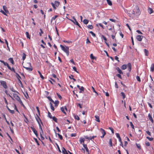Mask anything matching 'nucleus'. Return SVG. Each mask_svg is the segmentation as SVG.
<instances>
[{
  "mask_svg": "<svg viewBox=\"0 0 154 154\" xmlns=\"http://www.w3.org/2000/svg\"><path fill=\"white\" fill-rule=\"evenodd\" d=\"M127 67L129 72H130L131 70V65L130 63H128L127 65H123L121 67V68L122 70H125L127 68Z\"/></svg>",
  "mask_w": 154,
  "mask_h": 154,
  "instance_id": "obj_1",
  "label": "nucleus"
},
{
  "mask_svg": "<svg viewBox=\"0 0 154 154\" xmlns=\"http://www.w3.org/2000/svg\"><path fill=\"white\" fill-rule=\"evenodd\" d=\"M57 134L60 139V140H62L63 139V137L60 134Z\"/></svg>",
  "mask_w": 154,
  "mask_h": 154,
  "instance_id": "obj_46",
  "label": "nucleus"
},
{
  "mask_svg": "<svg viewBox=\"0 0 154 154\" xmlns=\"http://www.w3.org/2000/svg\"><path fill=\"white\" fill-rule=\"evenodd\" d=\"M130 125H131V127H132V128L133 129H134V125L131 122H130Z\"/></svg>",
  "mask_w": 154,
  "mask_h": 154,
  "instance_id": "obj_55",
  "label": "nucleus"
},
{
  "mask_svg": "<svg viewBox=\"0 0 154 154\" xmlns=\"http://www.w3.org/2000/svg\"><path fill=\"white\" fill-rule=\"evenodd\" d=\"M145 144H146V146H149L150 145V143L149 142H146H146Z\"/></svg>",
  "mask_w": 154,
  "mask_h": 154,
  "instance_id": "obj_54",
  "label": "nucleus"
},
{
  "mask_svg": "<svg viewBox=\"0 0 154 154\" xmlns=\"http://www.w3.org/2000/svg\"><path fill=\"white\" fill-rule=\"evenodd\" d=\"M9 61L12 64H14V61L12 58H10L8 59Z\"/></svg>",
  "mask_w": 154,
  "mask_h": 154,
  "instance_id": "obj_22",
  "label": "nucleus"
},
{
  "mask_svg": "<svg viewBox=\"0 0 154 154\" xmlns=\"http://www.w3.org/2000/svg\"><path fill=\"white\" fill-rule=\"evenodd\" d=\"M1 85L5 88L7 89L8 88L6 82L4 81H0Z\"/></svg>",
  "mask_w": 154,
  "mask_h": 154,
  "instance_id": "obj_5",
  "label": "nucleus"
},
{
  "mask_svg": "<svg viewBox=\"0 0 154 154\" xmlns=\"http://www.w3.org/2000/svg\"><path fill=\"white\" fill-rule=\"evenodd\" d=\"M52 119L55 122H57V119L55 117V116H54L53 117H52Z\"/></svg>",
  "mask_w": 154,
  "mask_h": 154,
  "instance_id": "obj_28",
  "label": "nucleus"
},
{
  "mask_svg": "<svg viewBox=\"0 0 154 154\" xmlns=\"http://www.w3.org/2000/svg\"><path fill=\"white\" fill-rule=\"evenodd\" d=\"M116 76L117 77H119V78H120V79H122V78L121 77V75L120 74H116Z\"/></svg>",
  "mask_w": 154,
  "mask_h": 154,
  "instance_id": "obj_59",
  "label": "nucleus"
},
{
  "mask_svg": "<svg viewBox=\"0 0 154 154\" xmlns=\"http://www.w3.org/2000/svg\"><path fill=\"white\" fill-rule=\"evenodd\" d=\"M109 144L111 146H112V140L111 139H110L109 140Z\"/></svg>",
  "mask_w": 154,
  "mask_h": 154,
  "instance_id": "obj_37",
  "label": "nucleus"
},
{
  "mask_svg": "<svg viewBox=\"0 0 154 154\" xmlns=\"http://www.w3.org/2000/svg\"><path fill=\"white\" fill-rule=\"evenodd\" d=\"M36 115H37V117H35V119H36V120L37 122H38V124H40V121L41 122V123L42 124V123L40 119V118L39 117V116L37 114H36Z\"/></svg>",
  "mask_w": 154,
  "mask_h": 154,
  "instance_id": "obj_9",
  "label": "nucleus"
},
{
  "mask_svg": "<svg viewBox=\"0 0 154 154\" xmlns=\"http://www.w3.org/2000/svg\"><path fill=\"white\" fill-rule=\"evenodd\" d=\"M144 51L145 54V55L146 56H148L149 54V51L146 49H144Z\"/></svg>",
  "mask_w": 154,
  "mask_h": 154,
  "instance_id": "obj_18",
  "label": "nucleus"
},
{
  "mask_svg": "<svg viewBox=\"0 0 154 154\" xmlns=\"http://www.w3.org/2000/svg\"><path fill=\"white\" fill-rule=\"evenodd\" d=\"M90 57L92 59H94V57L93 56L92 54H91Z\"/></svg>",
  "mask_w": 154,
  "mask_h": 154,
  "instance_id": "obj_57",
  "label": "nucleus"
},
{
  "mask_svg": "<svg viewBox=\"0 0 154 154\" xmlns=\"http://www.w3.org/2000/svg\"><path fill=\"white\" fill-rule=\"evenodd\" d=\"M51 4L53 8L55 9H56L57 7H58L59 5L60 4V2L57 1H55L54 3L52 2L51 3Z\"/></svg>",
  "mask_w": 154,
  "mask_h": 154,
  "instance_id": "obj_3",
  "label": "nucleus"
},
{
  "mask_svg": "<svg viewBox=\"0 0 154 154\" xmlns=\"http://www.w3.org/2000/svg\"><path fill=\"white\" fill-rule=\"evenodd\" d=\"M102 38L103 39L105 40V42H106L107 41L106 38V37H105L103 35H102Z\"/></svg>",
  "mask_w": 154,
  "mask_h": 154,
  "instance_id": "obj_53",
  "label": "nucleus"
},
{
  "mask_svg": "<svg viewBox=\"0 0 154 154\" xmlns=\"http://www.w3.org/2000/svg\"><path fill=\"white\" fill-rule=\"evenodd\" d=\"M38 73H39V74L40 75V77L42 79H44V77H43V76L42 75L41 72L39 71H38Z\"/></svg>",
  "mask_w": 154,
  "mask_h": 154,
  "instance_id": "obj_29",
  "label": "nucleus"
},
{
  "mask_svg": "<svg viewBox=\"0 0 154 154\" xmlns=\"http://www.w3.org/2000/svg\"><path fill=\"white\" fill-rule=\"evenodd\" d=\"M50 104L51 106V109L53 110V111H54V108L53 107V106L52 105V103L51 102L50 103Z\"/></svg>",
  "mask_w": 154,
  "mask_h": 154,
  "instance_id": "obj_32",
  "label": "nucleus"
},
{
  "mask_svg": "<svg viewBox=\"0 0 154 154\" xmlns=\"http://www.w3.org/2000/svg\"><path fill=\"white\" fill-rule=\"evenodd\" d=\"M43 134V131H41L40 133V135L42 140H43L44 139V137L42 136V135Z\"/></svg>",
  "mask_w": 154,
  "mask_h": 154,
  "instance_id": "obj_39",
  "label": "nucleus"
},
{
  "mask_svg": "<svg viewBox=\"0 0 154 154\" xmlns=\"http://www.w3.org/2000/svg\"><path fill=\"white\" fill-rule=\"evenodd\" d=\"M75 118L76 119H77L78 120H79L80 119L79 117L77 115L75 116Z\"/></svg>",
  "mask_w": 154,
  "mask_h": 154,
  "instance_id": "obj_51",
  "label": "nucleus"
},
{
  "mask_svg": "<svg viewBox=\"0 0 154 154\" xmlns=\"http://www.w3.org/2000/svg\"><path fill=\"white\" fill-rule=\"evenodd\" d=\"M146 138L150 141H152L153 140V138L152 137H147Z\"/></svg>",
  "mask_w": 154,
  "mask_h": 154,
  "instance_id": "obj_48",
  "label": "nucleus"
},
{
  "mask_svg": "<svg viewBox=\"0 0 154 154\" xmlns=\"http://www.w3.org/2000/svg\"><path fill=\"white\" fill-rule=\"evenodd\" d=\"M0 12L1 13H2L4 14L5 15H6V13L5 12H4L3 11H2V10H1Z\"/></svg>",
  "mask_w": 154,
  "mask_h": 154,
  "instance_id": "obj_60",
  "label": "nucleus"
},
{
  "mask_svg": "<svg viewBox=\"0 0 154 154\" xmlns=\"http://www.w3.org/2000/svg\"><path fill=\"white\" fill-rule=\"evenodd\" d=\"M148 11L150 14H151L153 12V10L151 8H149L148 9Z\"/></svg>",
  "mask_w": 154,
  "mask_h": 154,
  "instance_id": "obj_21",
  "label": "nucleus"
},
{
  "mask_svg": "<svg viewBox=\"0 0 154 154\" xmlns=\"http://www.w3.org/2000/svg\"><path fill=\"white\" fill-rule=\"evenodd\" d=\"M55 104V106H57L59 104V102L58 100H56L54 103H53Z\"/></svg>",
  "mask_w": 154,
  "mask_h": 154,
  "instance_id": "obj_23",
  "label": "nucleus"
},
{
  "mask_svg": "<svg viewBox=\"0 0 154 154\" xmlns=\"http://www.w3.org/2000/svg\"><path fill=\"white\" fill-rule=\"evenodd\" d=\"M109 129H110L111 131L112 132L113 134H114V130L111 127H109Z\"/></svg>",
  "mask_w": 154,
  "mask_h": 154,
  "instance_id": "obj_42",
  "label": "nucleus"
},
{
  "mask_svg": "<svg viewBox=\"0 0 154 154\" xmlns=\"http://www.w3.org/2000/svg\"><path fill=\"white\" fill-rule=\"evenodd\" d=\"M57 15H55L54 17H52L51 20V22L52 23V21L58 17Z\"/></svg>",
  "mask_w": 154,
  "mask_h": 154,
  "instance_id": "obj_27",
  "label": "nucleus"
},
{
  "mask_svg": "<svg viewBox=\"0 0 154 154\" xmlns=\"http://www.w3.org/2000/svg\"><path fill=\"white\" fill-rule=\"evenodd\" d=\"M10 89L13 92H16L18 94H19V93H18V92L16 91L14 88L13 87L12 88H10Z\"/></svg>",
  "mask_w": 154,
  "mask_h": 154,
  "instance_id": "obj_35",
  "label": "nucleus"
},
{
  "mask_svg": "<svg viewBox=\"0 0 154 154\" xmlns=\"http://www.w3.org/2000/svg\"><path fill=\"white\" fill-rule=\"evenodd\" d=\"M100 130L101 131V132L104 135H105V134H106V133L104 129H103L102 128H101L100 129Z\"/></svg>",
  "mask_w": 154,
  "mask_h": 154,
  "instance_id": "obj_20",
  "label": "nucleus"
},
{
  "mask_svg": "<svg viewBox=\"0 0 154 154\" xmlns=\"http://www.w3.org/2000/svg\"><path fill=\"white\" fill-rule=\"evenodd\" d=\"M73 70L75 72H76L77 73H78V72L76 70V68L74 66L73 67Z\"/></svg>",
  "mask_w": 154,
  "mask_h": 154,
  "instance_id": "obj_64",
  "label": "nucleus"
},
{
  "mask_svg": "<svg viewBox=\"0 0 154 154\" xmlns=\"http://www.w3.org/2000/svg\"><path fill=\"white\" fill-rule=\"evenodd\" d=\"M148 117L149 120L152 122H153V119L151 115L149 114L148 115Z\"/></svg>",
  "mask_w": 154,
  "mask_h": 154,
  "instance_id": "obj_19",
  "label": "nucleus"
},
{
  "mask_svg": "<svg viewBox=\"0 0 154 154\" xmlns=\"http://www.w3.org/2000/svg\"><path fill=\"white\" fill-rule=\"evenodd\" d=\"M57 95L58 97L60 99H62V97L59 94L57 93Z\"/></svg>",
  "mask_w": 154,
  "mask_h": 154,
  "instance_id": "obj_61",
  "label": "nucleus"
},
{
  "mask_svg": "<svg viewBox=\"0 0 154 154\" xmlns=\"http://www.w3.org/2000/svg\"><path fill=\"white\" fill-rule=\"evenodd\" d=\"M48 99L51 101L52 102V103H54V101L52 100V99H51V97L49 96H48L47 97Z\"/></svg>",
  "mask_w": 154,
  "mask_h": 154,
  "instance_id": "obj_36",
  "label": "nucleus"
},
{
  "mask_svg": "<svg viewBox=\"0 0 154 154\" xmlns=\"http://www.w3.org/2000/svg\"><path fill=\"white\" fill-rule=\"evenodd\" d=\"M27 64L29 65L28 67H26L25 66H23V67L26 69L27 70H28L29 71H32V69L31 63H28Z\"/></svg>",
  "mask_w": 154,
  "mask_h": 154,
  "instance_id": "obj_6",
  "label": "nucleus"
},
{
  "mask_svg": "<svg viewBox=\"0 0 154 154\" xmlns=\"http://www.w3.org/2000/svg\"><path fill=\"white\" fill-rule=\"evenodd\" d=\"M72 18L73 19H74V21L73 20H72L71 19H69L70 20H71L72 22L73 23L76 25H78L79 23L77 21L76 19L74 17H73Z\"/></svg>",
  "mask_w": 154,
  "mask_h": 154,
  "instance_id": "obj_10",
  "label": "nucleus"
},
{
  "mask_svg": "<svg viewBox=\"0 0 154 154\" xmlns=\"http://www.w3.org/2000/svg\"><path fill=\"white\" fill-rule=\"evenodd\" d=\"M136 146L139 149H141V146L139 144L136 143Z\"/></svg>",
  "mask_w": 154,
  "mask_h": 154,
  "instance_id": "obj_52",
  "label": "nucleus"
},
{
  "mask_svg": "<svg viewBox=\"0 0 154 154\" xmlns=\"http://www.w3.org/2000/svg\"><path fill=\"white\" fill-rule=\"evenodd\" d=\"M60 110L64 114H66V113L64 111V108L63 107H61L60 108Z\"/></svg>",
  "mask_w": 154,
  "mask_h": 154,
  "instance_id": "obj_33",
  "label": "nucleus"
},
{
  "mask_svg": "<svg viewBox=\"0 0 154 154\" xmlns=\"http://www.w3.org/2000/svg\"><path fill=\"white\" fill-rule=\"evenodd\" d=\"M26 57V54L25 53H23V56L22 57V59L23 60H24Z\"/></svg>",
  "mask_w": 154,
  "mask_h": 154,
  "instance_id": "obj_45",
  "label": "nucleus"
},
{
  "mask_svg": "<svg viewBox=\"0 0 154 154\" xmlns=\"http://www.w3.org/2000/svg\"><path fill=\"white\" fill-rule=\"evenodd\" d=\"M143 36L142 35H138L136 37V39L139 41H141L143 39Z\"/></svg>",
  "mask_w": 154,
  "mask_h": 154,
  "instance_id": "obj_7",
  "label": "nucleus"
},
{
  "mask_svg": "<svg viewBox=\"0 0 154 154\" xmlns=\"http://www.w3.org/2000/svg\"><path fill=\"white\" fill-rule=\"evenodd\" d=\"M150 71L152 72L154 71V63H152L150 67Z\"/></svg>",
  "mask_w": 154,
  "mask_h": 154,
  "instance_id": "obj_14",
  "label": "nucleus"
},
{
  "mask_svg": "<svg viewBox=\"0 0 154 154\" xmlns=\"http://www.w3.org/2000/svg\"><path fill=\"white\" fill-rule=\"evenodd\" d=\"M90 33H91V34L94 37H96V35L95 34L92 32V31H90L89 32Z\"/></svg>",
  "mask_w": 154,
  "mask_h": 154,
  "instance_id": "obj_44",
  "label": "nucleus"
},
{
  "mask_svg": "<svg viewBox=\"0 0 154 154\" xmlns=\"http://www.w3.org/2000/svg\"><path fill=\"white\" fill-rule=\"evenodd\" d=\"M48 116L51 119L52 118V116L51 114V113L49 112H48Z\"/></svg>",
  "mask_w": 154,
  "mask_h": 154,
  "instance_id": "obj_41",
  "label": "nucleus"
},
{
  "mask_svg": "<svg viewBox=\"0 0 154 154\" xmlns=\"http://www.w3.org/2000/svg\"><path fill=\"white\" fill-rule=\"evenodd\" d=\"M31 128L32 131H33L34 134L37 137V136H38V133L37 131H36L35 129L33 127H31Z\"/></svg>",
  "mask_w": 154,
  "mask_h": 154,
  "instance_id": "obj_8",
  "label": "nucleus"
},
{
  "mask_svg": "<svg viewBox=\"0 0 154 154\" xmlns=\"http://www.w3.org/2000/svg\"><path fill=\"white\" fill-rule=\"evenodd\" d=\"M62 152L63 154H68L66 150L64 147H63L62 149Z\"/></svg>",
  "mask_w": 154,
  "mask_h": 154,
  "instance_id": "obj_12",
  "label": "nucleus"
},
{
  "mask_svg": "<svg viewBox=\"0 0 154 154\" xmlns=\"http://www.w3.org/2000/svg\"><path fill=\"white\" fill-rule=\"evenodd\" d=\"M16 74L17 77V78L19 83H20V84H22V83L21 81H20V79H21V78L20 77V76L17 73H16Z\"/></svg>",
  "mask_w": 154,
  "mask_h": 154,
  "instance_id": "obj_11",
  "label": "nucleus"
},
{
  "mask_svg": "<svg viewBox=\"0 0 154 154\" xmlns=\"http://www.w3.org/2000/svg\"><path fill=\"white\" fill-rule=\"evenodd\" d=\"M121 96L123 97V99H124L125 97V93L123 92H122L121 93Z\"/></svg>",
  "mask_w": 154,
  "mask_h": 154,
  "instance_id": "obj_34",
  "label": "nucleus"
},
{
  "mask_svg": "<svg viewBox=\"0 0 154 154\" xmlns=\"http://www.w3.org/2000/svg\"><path fill=\"white\" fill-rule=\"evenodd\" d=\"M92 90H93V91L97 95H98V93H97V92L95 90L94 88L93 87H92Z\"/></svg>",
  "mask_w": 154,
  "mask_h": 154,
  "instance_id": "obj_38",
  "label": "nucleus"
},
{
  "mask_svg": "<svg viewBox=\"0 0 154 154\" xmlns=\"http://www.w3.org/2000/svg\"><path fill=\"white\" fill-rule=\"evenodd\" d=\"M88 20L87 19H84L83 20V22L85 24H87L88 23Z\"/></svg>",
  "mask_w": 154,
  "mask_h": 154,
  "instance_id": "obj_30",
  "label": "nucleus"
},
{
  "mask_svg": "<svg viewBox=\"0 0 154 154\" xmlns=\"http://www.w3.org/2000/svg\"><path fill=\"white\" fill-rule=\"evenodd\" d=\"M84 88L82 86L80 87V88H79V89L80 90V91H79L80 93H82V91H84Z\"/></svg>",
  "mask_w": 154,
  "mask_h": 154,
  "instance_id": "obj_25",
  "label": "nucleus"
},
{
  "mask_svg": "<svg viewBox=\"0 0 154 154\" xmlns=\"http://www.w3.org/2000/svg\"><path fill=\"white\" fill-rule=\"evenodd\" d=\"M3 64L5 66H7L8 69H11V67L9 66L8 64L7 63L4 62Z\"/></svg>",
  "mask_w": 154,
  "mask_h": 154,
  "instance_id": "obj_24",
  "label": "nucleus"
},
{
  "mask_svg": "<svg viewBox=\"0 0 154 154\" xmlns=\"http://www.w3.org/2000/svg\"><path fill=\"white\" fill-rule=\"evenodd\" d=\"M95 117L96 118L95 120L98 122H100V120L99 117L98 116L96 115L95 116Z\"/></svg>",
  "mask_w": 154,
  "mask_h": 154,
  "instance_id": "obj_16",
  "label": "nucleus"
},
{
  "mask_svg": "<svg viewBox=\"0 0 154 154\" xmlns=\"http://www.w3.org/2000/svg\"><path fill=\"white\" fill-rule=\"evenodd\" d=\"M116 136L118 138H119L120 137V135H119V133H116Z\"/></svg>",
  "mask_w": 154,
  "mask_h": 154,
  "instance_id": "obj_62",
  "label": "nucleus"
},
{
  "mask_svg": "<svg viewBox=\"0 0 154 154\" xmlns=\"http://www.w3.org/2000/svg\"><path fill=\"white\" fill-rule=\"evenodd\" d=\"M116 69L118 71L119 73L120 74H123V72L122 71V70L120 69L119 68V67H117L116 68Z\"/></svg>",
  "mask_w": 154,
  "mask_h": 154,
  "instance_id": "obj_17",
  "label": "nucleus"
},
{
  "mask_svg": "<svg viewBox=\"0 0 154 154\" xmlns=\"http://www.w3.org/2000/svg\"><path fill=\"white\" fill-rule=\"evenodd\" d=\"M63 42H66L68 43H71L72 42L71 41H66V40H63Z\"/></svg>",
  "mask_w": 154,
  "mask_h": 154,
  "instance_id": "obj_58",
  "label": "nucleus"
},
{
  "mask_svg": "<svg viewBox=\"0 0 154 154\" xmlns=\"http://www.w3.org/2000/svg\"><path fill=\"white\" fill-rule=\"evenodd\" d=\"M76 136V134L75 133H73V134H72L71 135V136L72 137H75Z\"/></svg>",
  "mask_w": 154,
  "mask_h": 154,
  "instance_id": "obj_56",
  "label": "nucleus"
},
{
  "mask_svg": "<svg viewBox=\"0 0 154 154\" xmlns=\"http://www.w3.org/2000/svg\"><path fill=\"white\" fill-rule=\"evenodd\" d=\"M60 47H61V49L62 50H63L64 52H65L67 54V56H68L69 55V48L67 46H66V47H65L63 45H60Z\"/></svg>",
  "mask_w": 154,
  "mask_h": 154,
  "instance_id": "obj_2",
  "label": "nucleus"
},
{
  "mask_svg": "<svg viewBox=\"0 0 154 154\" xmlns=\"http://www.w3.org/2000/svg\"><path fill=\"white\" fill-rule=\"evenodd\" d=\"M14 97L20 103H23L22 102L18 96L16 94H13Z\"/></svg>",
  "mask_w": 154,
  "mask_h": 154,
  "instance_id": "obj_4",
  "label": "nucleus"
},
{
  "mask_svg": "<svg viewBox=\"0 0 154 154\" xmlns=\"http://www.w3.org/2000/svg\"><path fill=\"white\" fill-rule=\"evenodd\" d=\"M87 27L90 29H92L93 28V26L92 25H88Z\"/></svg>",
  "mask_w": 154,
  "mask_h": 154,
  "instance_id": "obj_43",
  "label": "nucleus"
},
{
  "mask_svg": "<svg viewBox=\"0 0 154 154\" xmlns=\"http://www.w3.org/2000/svg\"><path fill=\"white\" fill-rule=\"evenodd\" d=\"M107 2V4L110 6H111L112 5V2L110 0H106Z\"/></svg>",
  "mask_w": 154,
  "mask_h": 154,
  "instance_id": "obj_26",
  "label": "nucleus"
},
{
  "mask_svg": "<svg viewBox=\"0 0 154 154\" xmlns=\"http://www.w3.org/2000/svg\"><path fill=\"white\" fill-rule=\"evenodd\" d=\"M3 10L5 11L6 13H8V10L7 9V7L6 6H5V5L3 6Z\"/></svg>",
  "mask_w": 154,
  "mask_h": 154,
  "instance_id": "obj_15",
  "label": "nucleus"
},
{
  "mask_svg": "<svg viewBox=\"0 0 154 154\" xmlns=\"http://www.w3.org/2000/svg\"><path fill=\"white\" fill-rule=\"evenodd\" d=\"M96 137H97L96 136H93L92 137H90V140H92L94 139V138Z\"/></svg>",
  "mask_w": 154,
  "mask_h": 154,
  "instance_id": "obj_63",
  "label": "nucleus"
},
{
  "mask_svg": "<svg viewBox=\"0 0 154 154\" xmlns=\"http://www.w3.org/2000/svg\"><path fill=\"white\" fill-rule=\"evenodd\" d=\"M136 79H137V80L138 81H139V82H141V80H140V77L138 76H137L136 77Z\"/></svg>",
  "mask_w": 154,
  "mask_h": 154,
  "instance_id": "obj_47",
  "label": "nucleus"
},
{
  "mask_svg": "<svg viewBox=\"0 0 154 154\" xmlns=\"http://www.w3.org/2000/svg\"><path fill=\"white\" fill-rule=\"evenodd\" d=\"M36 109L37 110V112L38 113V115H40V111L39 110V108L38 106H36Z\"/></svg>",
  "mask_w": 154,
  "mask_h": 154,
  "instance_id": "obj_50",
  "label": "nucleus"
},
{
  "mask_svg": "<svg viewBox=\"0 0 154 154\" xmlns=\"http://www.w3.org/2000/svg\"><path fill=\"white\" fill-rule=\"evenodd\" d=\"M84 140H85L83 138H81L80 139L79 141H80V143H84Z\"/></svg>",
  "mask_w": 154,
  "mask_h": 154,
  "instance_id": "obj_40",
  "label": "nucleus"
},
{
  "mask_svg": "<svg viewBox=\"0 0 154 154\" xmlns=\"http://www.w3.org/2000/svg\"><path fill=\"white\" fill-rule=\"evenodd\" d=\"M83 146L85 149L86 152H88V154H89V150L88 149V148L87 147V145L85 144H83Z\"/></svg>",
  "mask_w": 154,
  "mask_h": 154,
  "instance_id": "obj_13",
  "label": "nucleus"
},
{
  "mask_svg": "<svg viewBox=\"0 0 154 154\" xmlns=\"http://www.w3.org/2000/svg\"><path fill=\"white\" fill-rule=\"evenodd\" d=\"M26 35L27 37L28 38H29V39H30V35H29V32H26Z\"/></svg>",
  "mask_w": 154,
  "mask_h": 154,
  "instance_id": "obj_31",
  "label": "nucleus"
},
{
  "mask_svg": "<svg viewBox=\"0 0 154 154\" xmlns=\"http://www.w3.org/2000/svg\"><path fill=\"white\" fill-rule=\"evenodd\" d=\"M10 69V70H11V71L15 73H16V72H15V69H14L13 68H11V69Z\"/></svg>",
  "mask_w": 154,
  "mask_h": 154,
  "instance_id": "obj_49",
  "label": "nucleus"
}]
</instances>
